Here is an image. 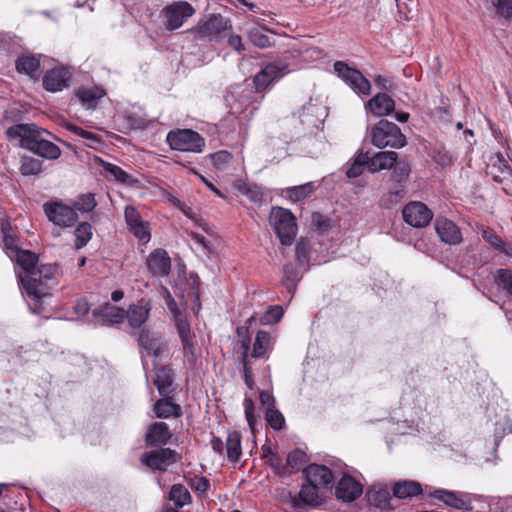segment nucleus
<instances>
[{
  "label": "nucleus",
  "instance_id": "obj_1",
  "mask_svg": "<svg viewBox=\"0 0 512 512\" xmlns=\"http://www.w3.org/2000/svg\"><path fill=\"white\" fill-rule=\"evenodd\" d=\"M43 133L49 134L48 131L33 123L12 125L6 130L8 140H18L21 148L48 160L58 159L61 156V149L44 139Z\"/></svg>",
  "mask_w": 512,
  "mask_h": 512
},
{
  "label": "nucleus",
  "instance_id": "obj_2",
  "mask_svg": "<svg viewBox=\"0 0 512 512\" xmlns=\"http://www.w3.org/2000/svg\"><path fill=\"white\" fill-rule=\"evenodd\" d=\"M56 270L54 265H41L27 276H21L20 284L29 297L40 299L48 295V282L54 278Z\"/></svg>",
  "mask_w": 512,
  "mask_h": 512
},
{
  "label": "nucleus",
  "instance_id": "obj_3",
  "mask_svg": "<svg viewBox=\"0 0 512 512\" xmlns=\"http://www.w3.org/2000/svg\"><path fill=\"white\" fill-rule=\"evenodd\" d=\"M269 223L284 246H290L297 234L296 218L290 210L276 206L272 207Z\"/></svg>",
  "mask_w": 512,
  "mask_h": 512
},
{
  "label": "nucleus",
  "instance_id": "obj_4",
  "mask_svg": "<svg viewBox=\"0 0 512 512\" xmlns=\"http://www.w3.org/2000/svg\"><path fill=\"white\" fill-rule=\"evenodd\" d=\"M371 141L379 149L385 147L402 148L406 145V137L400 128L388 120H380L371 130Z\"/></svg>",
  "mask_w": 512,
  "mask_h": 512
},
{
  "label": "nucleus",
  "instance_id": "obj_5",
  "mask_svg": "<svg viewBox=\"0 0 512 512\" xmlns=\"http://www.w3.org/2000/svg\"><path fill=\"white\" fill-rule=\"evenodd\" d=\"M229 21L220 14H211L200 20L191 30L194 40L218 41L221 34L229 28Z\"/></svg>",
  "mask_w": 512,
  "mask_h": 512
},
{
  "label": "nucleus",
  "instance_id": "obj_6",
  "mask_svg": "<svg viewBox=\"0 0 512 512\" xmlns=\"http://www.w3.org/2000/svg\"><path fill=\"white\" fill-rule=\"evenodd\" d=\"M194 13L195 9L190 3L175 1L161 10L160 17L164 28L168 31H174L179 29Z\"/></svg>",
  "mask_w": 512,
  "mask_h": 512
},
{
  "label": "nucleus",
  "instance_id": "obj_7",
  "mask_svg": "<svg viewBox=\"0 0 512 512\" xmlns=\"http://www.w3.org/2000/svg\"><path fill=\"white\" fill-rule=\"evenodd\" d=\"M166 140L173 150L184 152L200 153L205 146L204 138L189 129L171 131L167 134Z\"/></svg>",
  "mask_w": 512,
  "mask_h": 512
},
{
  "label": "nucleus",
  "instance_id": "obj_8",
  "mask_svg": "<svg viewBox=\"0 0 512 512\" xmlns=\"http://www.w3.org/2000/svg\"><path fill=\"white\" fill-rule=\"evenodd\" d=\"M334 70L357 94L367 96L371 93L370 81L359 70L349 67L342 61L334 63Z\"/></svg>",
  "mask_w": 512,
  "mask_h": 512
},
{
  "label": "nucleus",
  "instance_id": "obj_9",
  "mask_svg": "<svg viewBox=\"0 0 512 512\" xmlns=\"http://www.w3.org/2000/svg\"><path fill=\"white\" fill-rule=\"evenodd\" d=\"M168 305L175 319V324L181 339L184 356L191 360L195 357V345L193 342V334L191 333L190 329V323L188 322L187 317L176 308V303L174 300H171Z\"/></svg>",
  "mask_w": 512,
  "mask_h": 512
},
{
  "label": "nucleus",
  "instance_id": "obj_10",
  "mask_svg": "<svg viewBox=\"0 0 512 512\" xmlns=\"http://www.w3.org/2000/svg\"><path fill=\"white\" fill-rule=\"evenodd\" d=\"M43 210L49 221L57 226L71 227L78 219L74 209L61 202H46L43 205Z\"/></svg>",
  "mask_w": 512,
  "mask_h": 512
},
{
  "label": "nucleus",
  "instance_id": "obj_11",
  "mask_svg": "<svg viewBox=\"0 0 512 512\" xmlns=\"http://www.w3.org/2000/svg\"><path fill=\"white\" fill-rule=\"evenodd\" d=\"M138 345L142 356L160 357L168 350L167 343L160 333L148 329H142L138 336Z\"/></svg>",
  "mask_w": 512,
  "mask_h": 512
},
{
  "label": "nucleus",
  "instance_id": "obj_12",
  "mask_svg": "<svg viewBox=\"0 0 512 512\" xmlns=\"http://www.w3.org/2000/svg\"><path fill=\"white\" fill-rule=\"evenodd\" d=\"M404 221L412 227H425L432 220L433 214L422 202H410L403 210Z\"/></svg>",
  "mask_w": 512,
  "mask_h": 512
},
{
  "label": "nucleus",
  "instance_id": "obj_13",
  "mask_svg": "<svg viewBox=\"0 0 512 512\" xmlns=\"http://www.w3.org/2000/svg\"><path fill=\"white\" fill-rule=\"evenodd\" d=\"M175 451L161 448L145 452L141 455V463L152 470L165 471L168 466L176 462Z\"/></svg>",
  "mask_w": 512,
  "mask_h": 512
},
{
  "label": "nucleus",
  "instance_id": "obj_14",
  "mask_svg": "<svg viewBox=\"0 0 512 512\" xmlns=\"http://www.w3.org/2000/svg\"><path fill=\"white\" fill-rule=\"evenodd\" d=\"M285 64L270 63L258 72L253 79L256 92L265 90L270 84L280 79L286 73Z\"/></svg>",
  "mask_w": 512,
  "mask_h": 512
},
{
  "label": "nucleus",
  "instance_id": "obj_15",
  "mask_svg": "<svg viewBox=\"0 0 512 512\" xmlns=\"http://www.w3.org/2000/svg\"><path fill=\"white\" fill-rule=\"evenodd\" d=\"M434 227L437 235L445 244L458 245L463 240L460 228L446 217H437Z\"/></svg>",
  "mask_w": 512,
  "mask_h": 512
},
{
  "label": "nucleus",
  "instance_id": "obj_16",
  "mask_svg": "<svg viewBox=\"0 0 512 512\" xmlns=\"http://www.w3.org/2000/svg\"><path fill=\"white\" fill-rule=\"evenodd\" d=\"M124 318V310L109 303L92 311L91 322L94 325L111 326L120 323Z\"/></svg>",
  "mask_w": 512,
  "mask_h": 512
},
{
  "label": "nucleus",
  "instance_id": "obj_17",
  "mask_svg": "<svg viewBox=\"0 0 512 512\" xmlns=\"http://www.w3.org/2000/svg\"><path fill=\"white\" fill-rule=\"evenodd\" d=\"M124 215L126 224L134 236L139 240L149 241L150 231L148 223L142 220L138 210L134 206L128 205L125 207Z\"/></svg>",
  "mask_w": 512,
  "mask_h": 512
},
{
  "label": "nucleus",
  "instance_id": "obj_18",
  "mask_svg": "<svg viewBox=\"0 0 512 512\" xmlns=\"http://www.w3.org/2000/svg\"><path fill=\"white\" fill-rule=\"evenodd\" d=\"M430 496L437 498L451 508L465 511H471L473 509L471 501L466 495L462 493H456L454 491L444 489H436L430 493Z\"/></svg>",
  "mask_w": 512,
  "mask_h": 512
},
{
  "label": "nucleus",
  "instance_id": "obj_19",
  "mask_svg": "<svg viewBox=\"0 0 512 512\" xmlns=\"http://www.w3.org/2000/svg\"><path fill=\"white\" fill-rule=\"evenodd\" d=\"M71 72L68 68L57 67L48 71L43 77V86L47 91L57 92L68 87Z\"/></svg>",
  "mask_w": 512,
  "mask_h": 512
},
{
  "label": "nucleus",
  "instance_id": "obj_20",
  "mask_svg": "<svg viewBox=\"0 0 512 512\" xmlns=\"http://www.w3.org/2000/svg\"><path fill=\"white\" fill-rule=\"evenodd\" d=\"M149 271L157 277L168 275L171 269V260L168 253L163 249L151 252L147 258Z\"/></svg>",
  "mask_w": 512,
  "mask_h": 512
},
{
  "label": "nucleus",
  "instance_id": "obj_21",
  "mask_svg": "<svg viewBox=\"0 0 512 512\" xmlns=\"http://www.w3.org/2000/svg\"><path fill=\"white\" fill-rule=\"evenodd\" d=\"M335 494L343 502H352L362 494V486L351 476L344 475L336 486Z\"/></svg>",
  "mask_w": 512,
  "mask_h": 512
},
{
  "label": "nucleus",
  "instance_id": "obj_22",
  "mask_svg": "<svg viewBox=\"0 0 512 512\" xmlns=\"http://www.w3.org/2000/svg\"><path fill=\"white\" fill-rule=\"evenodd\" d=\"M150 311V302L141 299L136 304L130 305L124 316L126 315L131 328H140L148 320Z\"/></svg>",
  "mask_w": 512,
  "mask_h": 512
},
{
  "label": "nucleus",
  "instance_id": "obj_23",
  "mask_svg": "<svg viewBox=\"0 0 512 512\" xmlns=\"http://www.w3.org/2000/svg\"><path fill=\"white\" fill-rule=\"evenodd\" d=\"M366 110L376 117L389 115L395 108L394 100L385 93H378L365 104Z\"/></svg>",
  "mask_w": 512,
  "mask_h": 512
},
{
  "label": "nucleus",
  "instance_id": "obj_24",
  "mask_svg": "<svg viewBox=\"0 0 512 512\" xmlns=\"http://www.w3.org/2000/svg\"><path fill=\"white\" fill-rule=\"evenodd\" d=\"M304 473L306 475V481L316 485L318 487H330L332 483L331 471L322 465L312 464L309 465Z\"/></svg>",
  "mask_w": 512,
  "mask_h": 512
},
{
  "label": "nucleus",
  "instance_id": "obj_25",
  "mask_svg": "<svg viewBox=\"0 0 512 512\" xmlns=\"http://www.w3.org/2000/svg\"><path fill=\"white\" fill-rule=\"evenodd\" d=\"M172 437V433L168 425L164 422L152 423L146 432V442L148 445H164Z\"/></svg>",
  "mask_w": 512,
  "mask_h": 512
},
{
  "label": "nucleus",
  "instance_id": "obj_26",
  "mask_svg": "<svg viewBox=\"0 0 512 512\" xmlns=\"http://www.w3.org/2000/svg\"><path fill=\"white\" fill-rule=\"evenodd\" d=\"M367 500L370 505L379 508L381 510H386L391 508L390 500V492L386 486L381 484H377L372 486L366 493Z\"/></svg>",
  "mask_w": 512,
  "mask_h": 512
},
{
  "label": "nucleus",
  "instance_id": "obj_27",
  "mask_svg": "<svg viewBox=\"0 0 512 512\" xmlns=\"http://www.w3.org/2000/svg\"><path fill=\"white\" fill-rule=\"evenodd\" d=\"M398 159V154L394 151H382L376 153L371 158L368 157L369 170L372 173L393 168Z\"/></svg>",
  "mask_w": 512,
  "mask_h": 512
},
{
  "label": "nucleus",
  "instance_id": "obj_28",
  "mask_svg": "<svg viewBox=\"0 0 512 512\" xmlns=\"http://www.w3.org/2000/svg\"><path fill=\"white\" fill-rule=\"evenodd\" d=\"M17 264L23 269V272L18 273L17 277L20 281L21 276H27L34 272L37 267L38 256L29 250H17L15 254Z\"/></svg>",
  "mask_w": 512,
  "mask_h": 512
},
{
  "label": "nucleus",
  "instance_id": "obj_29",
  "mask_svg": "<svg viewBox=\"0 0 512 512\" xmlns=\"http://www.w3.org/2000/svg\"><path fill=\"white\" fill-rule=\"evenodd\" d=\"M392 491L396 498L406 499L421 494L422 486L416 481L402 480L394 484Z\"/></svg>",
  "mask_w": 512,
  "mask_h": 512
},
{
  "label": "nucleus",
  "instance_id": "obj_30",
  "mask_svg": "<svg viewBox=\"0 0 512 512\" xmlns=\"http://www.w3.org/2000/svg\"><path fill=\"white\" fill-rule=\"evenodd\" d=\"M172 382L173 376L172 370L170 368L160 367L156 370L154 384L161 396L168 397L172 393Z\"/></svg>",
  "mask_w": 512,
  "mask_h": 512
},
{
  "label": "nucleus",
  "instance_id": "obj_31",
  "mask_svg": "<svg viewBox=\"0 0 512 512\" xmlns=\"http://www.w3.org/2000/svg\"><path fill=\"white\" fill-rule=\"evenodd\" d=\"M40 61L36 56L22 54L16 60V69L19 73H25L31 78L39 76Z\"/></svg>",
  "mask_w": 512,
  "mask_h": 512
},
{
  "label": "nucleus",
  "instance_id": "obj_32",
  "mask_svg": "<svg viewBox=\"0 0 512 512\" xmlns=\"http://www.w3.org/2000/svg\"><path fill=\"white\" fill-rule=\"evenodd\" d=\"M100 164L105 171V176L107 179H113L123 184L132 183V177L119 166L104 160H100Z\"/></svg>",
  "mask_w": 512,
  "mask_h": 512
},
{
  "label": "nucleus",
  "instance_id": "obj_33",
  "mask_svg": "<svg viewBox=\"0 0 512 512\" xmlns=\"http://www.w3.org/2000/svg\"><path fill=\"white\" fill-rule=\"evenodd\" d=\"M77 96L87 108L93 109L96 107L98 101L104 96V91L97 87H82L79 88Z\"/></svg>",
  "mask_w": 512,
  "mask_h": 512
},
{
  "label": "nucleus",
  "instance_id": "obj_34",
  "mask_svg": "<svg viewBox=\"0 0 512 512\" xmlns=\"http://www.w3.org/2000/svg\"><path fill=\"white\" fill-rule=\"evenodd\" d=\"M300 500L308 505L317 506L322 502L320 487L309 482L304 483L299 492Z\"/></svg>",
  "mask_w": 512,
  "mask_h": 512
},
{
  "label": "nucleus",
  "instance_id": "obj_35",
  "mask_svg": "<svg viewBox=\"0 0 512 512\" xmlns=\"http://www.w3.org/2000/svg\"><path fill=\"white\" fill-rule=\"evenodd\" d=\"M154 411L158 418L179 417L181 415V407L167 399L158 400L154 404Z\"/></svg>",
  "mask_w": 512,
  "mask_h": 512
},
{
  "label": "nucleus",
  "instance_id": "obj_36",
  "mask_svg": "<svg viewBox=\"0 0 512 512\" xmlns=\"http://www.w3.org/2000/svg\"><path fill=\"white\" fill-rule=\"evenodd\" d=\"M227 457L232 462H237L242 454L241 435L237 431L230 432L226 441Z\"/></svg>",
  "mask_w": 512,
  "mask_h": 512
},
{
  "label": "nucleus",
  "instance_id": "obj_37",
  "mask_svg": "<svg viewBox=\"0 0 512 512\" xmlns=\"http://www.w3.org/2000/svg\"><path fill=\"white\" fill-rule=\"evenodd\" d=\"M315 190L313 182L293 186L285 189V195L293 202H299L307 198Z\"/></svg>",
  "mask_w": 512,
  "mask_h": 512
},
{
  "label": "nucleus",
  "instance_id": "obj_38",
  "mask_svg": "<svg viewBox=\"0 0 512 512\" xmlns=\"http://www.w3.org/2000/svg\"><path fill=\"white\" fill-rule=\"evenodd\" d=\"M270 335L266 331H259L256 335L254 344H253V350L251 352L252 358H261L264 357L267 353L268 349L270 348Z\"/></svg>",
  "mask_w": 512,
  "mask_h": 512
},
{
  "label": "nucleus",
  "instance_id": "obj_39",
  "mask_svg": "<svg viewBox=\"0 0 512 512\" xmlns=\"http://www.w3.org/2000/svg\"><path fill=\"white\" fill-rule=\"evenodd\" d=\"M19 170L23 176L38 175L42 171V162L31 156H22Z\"/></svg>",
  "mask_w": 512,
  "mask_h": 512
},
{
  "label": "nucleus",
  "instance_id": "obj_40",
  "mask_svg": "<svg viewBox=\"0 0 512 512\" xmlns=\"http://www.w3.org/2000/svg\"><path fill=\"white\" fill-rule=\"evenodd\" d=\"M169 499L181 508L191 502L189 491L181 484H174L169 493Z\"/></svg>",
  "mask_w": 512,
  "mask_h": 512
},
{
  "label": "nucleus",
  "instance_id": "obj_41",
  "mask_svg": "<svg viewBox=\"0 0 512 512\" xmlns=\"http://www.w3.org/2000/svg\"><path fill=\"white\" fill-rule=\"evenodd\" d=\"M266 29L262 26L252 27L248 30L247 35L251 43L258 48H267L271 42L266 34Z\"/></svg>",
  "mask_w": 512,
  "mask_h": 512
},
{
  "label": "nucleus",
  "instance_id": "obj_42",
  "mask_svg": "<svg viewBox=\"0 0 512 512\" xmlns=\"http://www.w3.org/2000/svg\"><path fill=\"white\" fill-rule=\"evenodd\" d=\"M300 280L297 270L291 264L283 267L282 283L287 291L293 294L297 287V282Z\"/></svg>",
  "mask_w": 512,
  "mask_h": 512
},
{
  "label": "nucleus",
  "instance_id": "obj_43",
  "mask_svg": "<svg viewBox=\"0 0 512 512\" xmlns=\"http://www.w3.org/2000/svg\"><path fill=\"white\" fill-rule=\"evenodd\" d=\"M311 250V244L308 239L300 238L295 247V253L298 263L301 266H305L309 262V254Z\"/></svg>",
  "mask_w": 512,
  "mask_h": 512
},
{
  "label": "nucleus",
  "instance_id": "obj_44",
  "mask_svg": "<svg viewBox=\"0 0 512 512\" xmlns=\"http://www.w3.org/2000/svg\"><path fill=\"white\" fill-rule=\"evenodd\" d=\"M96 206L94 195L91 193L80 195L73 203L74 211L90 212Z\"/></svg>",
  "mask_w": 512,
  "mask_h": 512
},
{
  "label": "nucleus",
  "instance_id": "obj_45",
  "mask_svg": "<svg viewBox=\"0 0 512 512\" xmlns=\"http://www.w3.org/2000/svg\"><path fill=\"white\" fill-rule=\"evenodd\" d=\"M75 247L77 249L85 246L88 241L91 239L92 236V227L90 224L84 222L78 225V227L75 230Z\"/></svg>",
  "mask_w": 512,
  "mask_h": 512
},
{
  "label": "nucleus",
  "instance_id": "obj_46",
  "mask_svg": "<svg viewBox=\"0 0 512 512\" xmlns=\"http://www.w3.org/2000/svg\"><path fill=\"white\" fill-rule=\"evenodd\" d=\"M496 284L512 295V271L509 269H499L495 275Z\"/></svg>",
  "mask_w": 512,
  "mask_h": 512
},
{
  "label": "nucleus",
  "instance_id": "obj_47",
  "mask_svg": "<svg viewBox=\"0 0 512 512\" xmlns=\"http://www.w3.org/2000/svg\"><path fill=\"white\" fill-rule=\"evenodd\" d=\"M393 167L394 168H393L391 178L395 182L401 183L408 178L411 169H410L409 164L406 161H404V160L396 161V163L394 164Z\"/></svg>",
  "mask_w": 512,
  "mask_h": 512
},
{
  "label": "nucleus",
  "instance_id": "obj_48",
  "mask_svg": "<svg viewBox=\"0 0 512 512\" xmlns=\"http://www.w3.org/2000/svg\"><path fill=\"white\" fill-rule=\"evenodd\" d=\"M266 420L274 430H280L285 424L282 413L274 407H268L266 411Z\"/></svg>",
  "mask_w": 512,
  "mask_h": 512
},
{
  "label": "nucleus",
  "instance_id": "obj_49",
  "mask_svg": "<svg viewBox=\"0 0 512 512\" xmlns=\"http://www.w3.org/2000/svg\"><path fill=\"white\" fill-rule=\"evenodd\" d=\"M210 157H211L213 165L218 170L226 169L229 166V164L232 162V159H233L232 155L225 150L217 151V152L211 154Z\"/></svg>",
  "mask_w": 512,
  "mask_h": 512
},
{
  "label": "nucleus",
  "instance_id": "obj_50",
  "mask_svg": "<svg viewBox=\"0 0 512 512\" xmlns=\"http://www.w3.org/2000/svg\"><path fill=\"white\" fill-rule=\"evenodd\" d=\"M368 165L367 154H361L358 156L353 164L348 168L346 174L349 178H356L360 176L364 170V166Z\"/></svg>",
  "mask_w": 512,
  "mask_h": 512
},
{
  "label": "nucleus",
  "instance_id": "obj_51",
  "mask_svg": "<svg viewBox=\"0 0 512 512\" xmlns=\"http://www.w3.org/2000/svg\"><path fill=\"white\" fill-rule=\"evenodd\" d=\"M305 462L306 455L301 450H294L287 456V466L290 467L292 471H298Z\"/></svg>",
  "mask_w": 512,
  "mask_h": 512
},
{
  "label": "nucleus",
  "instance_id": "obj_52",
  "mask_svg": "<svg viewBox=\"0 0 512 512\" xmlns=\"http://www.w3.org/2000/svg\"><path fill=\"white\" fill-rule=\"evenodd\" d=\"M65 127L69 131L77 134L78 136H80L82 138L90 140L93 143H99V141H100L99 136L97 134H94L92 132L86 131V130L82 129L81 127H78V126H76L74 124L66 123Z\"/></svg>",
  "mask_w": 512,
  "mask_h": 512
},
{
  "label": "nucleus",
  "instance_id": "obj_53",
  "mask_svg": "<svg viewBox=\"0 0 512 512\" xmlns=\"http://www.w3.org/2000/svg\"><path fill=\"white\" fill-rule=\"evenodd\" d=\"M250 345L249 338H243L240 340V347L243 350V374L244 376H252V368L248 360V350Z\"/></svg>",
  "mask_w": 512,
  "mask_h": 512
},
{
  "label": "nucleus",
  "instance_id": "obj_54",
  "mask_svg": "<svg viewBox=\"0 0 512 512\" xmlns=\"http://www.w3.org/2000/svg\"><path fill=\"white\" fill-rule=\"evenodd\" d=\"M434 160L439 165L446 167V166H450L451 164H453V162L456 160V156L450 151L439 150L434 155Z\"/></svg>",
  "mask_w": 512,
  "mask_h": 512
},
{
  "label": "nucleus",
  "instance_id": "obj_55",
  "mask_svg": "<svg viewBox=\"0 0 512 512\" xmlns=\"http://www.w3.org/2000/svg\"><path fill=\"white\" fill-rule=\"evenodd\" d=\"M242 193L245 194L253 202H260L263 198V194L257 185L245 186L242 189Z\"/></svg>",
  "mask_w": 512,
  "mask_h": 512
},
{
  "label": "nucleus",
  "instance_id": "obj_56",
  "mask_svg": "<svg viewBox=\"0 0 512 512\" xmlns=\"http://www.w3.org/2000/svg\"><path fill=\"white\" fill-rule=\"evenodd\" d=\"M482 237L483 239H485L491 246H493L495 249L499 250V251H504V243L503 241L501 240L500 237H498L497 235L487 231V230H483L482 231Z\"/></svg>",
  "mask_w": 512,
  "mask_h": 512
},
{
  "label": "nucleus",
  "instance_id": "obj_57",
  "mask_svg": "<svg viewBox=\"0 0 512 512\" xmlns=\"http://www.w3.org/2000/svg\"><path fill=\"white\" fill-rule=\"evenodd\" d=\"M283 308L281 306H272L269 308V310L266 313L265 316V322L266 323H272V322H278L282 316H283Z\"/></svg>",
  "mask_w": 512,
  "mask_h": 512
},
{
  "label": "nucleus",
  "instance_id": "obj_58",
  "mask_svg": "<svg viewBox=\"0 0 512 512\" xmlns=\"http://www.w3.org/2000/svg\"><path fill=\"white\" fill-rule=\"evenodd\" d=\"M312 224L320 231H324L329 226V219L319 212H314L311 217Z\"/></svg>",
  "mask_w": 512,
  "mask_h": 512
},
{
  "label": "nucleus",
  "instance_id": "obj_59",
  "mask_svg": "<svg viewBox=\"0 0 512 512\" xmlns=\"http://www.w3.org/2000/svg\"><path fill=\"white\" fill-rule=\"evenodd\" d=\"M228 45L233 48L236 52L241 54L245 50V46L242 42V38L240 35L231 34L228 37Z\"/></svg>",
  "mask_w": 512,
  "mask_h": 512
},
{
  "label": "nucleus",
  "instance_id": "obj_60",
  "mask_svg": "<svg viewBox=\"0 0 512 512\" xmlns=\"http://www.w3.org/2000/svg\"><path fill=\"white\" fill-rule=\"evenodd\" d=\"M191 484L200 493L206 492L209 488V481L205 477H195L192 479Z\"/></svg>",
  "mask_w": 512,
  "mask_h": 512
},
{
  "label": "nucleus",
  "instance_id": "obj_61",
  "mask_svg": "<svg viewBox=\"0 0 512 512\" xmlns=\"http://www.w3.org/2000/svg\"><path fill=\"white\" fill-rule=\"evenodd\" d=\"M4 246L17 253V250H19L16 246V240L15 237L12 234H6V236L3 237Z\"/></svg>",
  "mask_w": 512,
  "mask_h": 512
},
{
  "label": "nucleus",
  "instance_id": "obj_62",
  "mask_svg": "<svg viewBox=\"0 0 512 512\" xmlns=\"http://www.w3.org/2000/svg\"><path fill=\"white\" fill-rule=\"evenodd\" d=\"M259 398L262 404L270 405L271 407H273L274 398L269 392L261 391Z\"/></svg>",
  "mask_w": 512,
  "mask_h": 512
},
{
  "label": "nucleus",
  "instance_id": "obj_63",
  "mask_svg": "<svg viewBox=\"0 0 512 512\" xmlns=\"http://www.w3.org/2000/svg\"><path fill=\"white\" fill-rule=\"evenodd\" d=\"M268 463L276 471H278L282 465L281 458L277 454H271L268 459Z\"/></svg>",
  "mask_w": 512,
  "mask_h": 512
},
{
  "label": "nucleus",
  "instance_id": "obj_64",
  "mask_svg": "<svg viewBox=\"0 0 512 512\" xmlns=\"http://www.w3.org/2000/svg\"><path fill=\"white\" fill-rule=\"evenodd\" d=\"M75 311L77 314L85 315L89 311L88 303L86 301H79L75 305Z\"/></svg>",
  "mask_w": 512,
  "mask_h": 512
}]
</instances>
